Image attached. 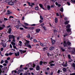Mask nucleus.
<instances>
[{"mask_svg":"<svg viewBox=\"0 0 75 75\" xmlns=\"http://www.w3.org/2000/svg\"><path fill=\"white\" fill-rule=\"evenodd\" d=\"M67 4L68 6H69L71 5V4L69 2H67Z\"/></svg>","mask_w":75,"mask_h":75,"instance_id":"obj_44","label":"nucleus"},{"mask_svg":"<svg viewBox=\"0 0 75 75\" xmlns=\"http://www.w3.org/2000/svg\"><path fill=\"white\" fill-rule=\"evenodd\" d=\"M63 46L64 47H66L67 46V43H63Z\"/></svg>","mask_w":75,"mask_h":75,"instance_id":"obj_26","label":"nucleus"},{"mask_svg":"<svg viewBox=\"0 0 75 75\" xmlns=\"http://www.w3.org/2000/svg\"><path fill=\"white\" fill-rule=\"evenodd\" d=\"M68 57L69 59H71V55H70L69 54L68 56Z\"/></svg>","mask_w":75,"mask_h":75,"instance_id":"obj_41","label":"nucleus"},{"mask_svg":"<svg viewBox=\"0 0 75 75\" xmlns=\"http://www.w3.org/2000/svg\"><path fill=\"white\" fill-rule=\"evenodd\" d=\"M43 63V62L42 61H40V65H42V64Z\"/></svg>","mask_w":75,"mask_h":75,"instance_id":"obj_39","label":"nucleus"},{"mask_svg":"<svg viewBox=\"0 0 75 75\" xmlns=\"http://www.w3.org/2000/svg\"><path fill=\"white\" fill-rule=\"evenodd\" d=\"M28 5L30 6H31V3L30 2H28Z\"/></svg>","mask_w":75,"mask_h":75,"instance_id":"obj_47","label":"nucleus"},{"mask_svg":"<svg viewBox=\"0 0 75 75\" xmlns=\"http://www.w3.org/2000/svg\"><path fill=\"white\" fill-rule=\"evenodd\" d=\"M53 3H55L56 0H51Z\"/></svg>","mask_w":75,"mask_h":75,"instance_id":"obj_64","label":"nucleus"},{"mask_svg":"<svg viewBox=\"0 0 75 75\" xmlns=\"http://www.w3.org/2000/svg\"><path fill=\"white\" fill-rule=\"evenodd\" d=\"M72 54H75V49H73L72 50Z\"/></svg>","mask_w":75,"mask_h":75,"instance_id":"obj_10","label":"nucleus"},{"mask_svg":"<svg viewBox=\"0 0 75 75\" xmlns=\"http://www.w3.org/2000/svg\"><path fill=\"white\" fill-rule=\"evenodd\" d=\"M60 50L62 51V52H64L65 51V49H64V48L63 47H61L60 48Z\"/></svg>","mask_w":75,"mask_h":75,"instance_id":"obj_17","label":"nucleus"},{"mask_svg":"<svg viewBox=\"0 0 75 75\" xmlns=\"http://www.w3.org/2000/svg\"><path fill=\"white\" fill-rule=\"evenodd\" d=\"M67 31V32H69V35L71 34V28H67L66 29Z\"/></svg>","mask_w":75,"mask_h":75,"instance_id":"obj_3","label":"nucleus"},{"mask_svg":"<svg viewBox=\"0 0 75 75\" xmlns=\"http://www.w3.org/2000/svg\"><path fill=\"white\" fill-rule=\"evenodd\" d=\"M71 2L72 4H74V3H75V0H74L73 1L72 0H71Z\"/></svg>","mask_w":75,"mask_h":75,"instance_id":"obj_30","label":"nucleus"},{"mask_svg":"<svg viewBox=\"0 0 75 75\" xmlns=\"http://www.w3.org/2000/svg\"><path fill=\"white\" fill-rule=\"evenodd\" d=\"M40 69V67L39 65H38L36 66V69L37 71H38Z\"/></svg>","mask_w":75,"mask_h":75,"instance_id":"obj_11","label":"nucleus"},{"mask_svg":"<svg viewBox=\"0 0 75 75\" xmlns=\"http://www.w3.org/2000/svg\"><path fill=\"white\" fill-rule=\"evenodd\" d=\"M40 19H42V20H43V18H42V16H40Z\"/></svg>","mask_w":75,"mask_h":75,"instance_id":"obj_55","label":"nucleus"},{"mask_svg":"<svg viewBox=\"0 0 75 75\" xmlns=\"http://www.w3.org/2000/svg\"><path fill=\"white\" fill-rule=\"evenodd\" d=\"M19 29H20L21 30H24L23 28H19Z\"/></svg>","mask_w":75,"mask_h":75,"instance_id":"obj_63","label":"nucleus"},{"mask_svg":"<svg viewBox=\"0 0 75 75\" xmlns=\"http://www.w3.org/2000/svg\"><path fill=\"white\" fill-rule=\"evenodd\" d=\"M54 47H50V50H52L54 49Z\"/></svg>","mask_w":75,"mask_h":75,"instance_id":"obj_16","label":"nucleus"},{"mask_svg":"<svg viewBox=\"0 0 75 75\" xmlns=\"http://www.w3.org/2000/svg\"><path fill=\"white\" fill-rule=\"evenodd\" d=\"M26 37L27 38H30V34H29L28 35L26 36Z\"/></svg>","mask_w":75,"mask_h":75,"instance_id":"obj_36","label":"nucleus"},{"mask_svg":"<svg viewBox=\"0 0 75 75\" xmlns=\"http://www.w3.org/2000/svg\"><path fill=\"white\" fill-rule=\"evenodd\" d=\"M33 42H35V43H36V42H37V40H36V39H34V40H33Z\"/></svg>","mask_w":75,"mask_h":75,"instance_id":"obj_40","label":"nucleus"},{"mask_svg":"<svg viewBox=\"0 0 75 75\" xmlns=\"http://www.w3.org/2000/svg\"><path fill=\"white\" fill-rule=\"evenodd\" d=\"M40 30V29H37L36 30V33H38L39 32Z\"/></svg>","mask_w":75,"mask_h":75,"instance_id":"obj_21","label":"nucleus"},{"mask_svg":"<svg viewBox=\"0 0 75 75\" xmlns=\"http://www.w3.org/2000/svg\"><path fill=\"white\" fill-rule=\"evenodd\" d=\"M12 29L11 28H9L8 31L7 32V33H8L9 34H11Z\"/></svg>","mask_w":75,"mask_h":75,"instance_id":"obj_13","label":"nucleus"},{"mask_svg":"<svg viewBox=\"0 0 75 75\" xmlns=\"http://www.w3.org/2000/svg\"><path fill=\"white\" fill-rule=\"evenodd\" d=\"M36 25L35 24H33L32 25H30L31 26H35L36 25Z\"/></svg>","mask_w":75,"mask_h":75,"instance_id":"obj_45","label":"nucleus"},{"mask_svg":"<svg viewBox=\"0 0 75 75\" xmlns=\"http://www.w3.org/2000/svg\"><path fill=\"white\" fill-rule=\"evenodd\" d=\"M15 27L17 28V30H18V28H19V26L18 25H16V26H15Z\"/></svg>","mask_w":75,"mask_h":75,"instance_id":"obj_46","label":"nucleus"},{"mask_svg":"<svg viewBox=\"0 0 75 75\" xmlns=\"http://www.w3.org/2000/svg\"><path fill=\"white\" fill-rule=\"evenodd\" d=\"M54 5H51V8H54Z\"/></svg>","mask_w":75,"mask_h":75,"instance_id":"obj_51","label":"nucleus"},{"mask_svg":"<svg viewBox=\"0 0 75 75\" xmlns=\"http://www.w3.org/2000/svg\"><path fill=\"white\" fill-rule=\"evenodd\" d=\"M4 60H2L1 61V64H2L3 63H4Z\"/></svg>","mask_w":75,"mask_h":75,"instance_id":"obj_59","label":"nucleus"},{"mask_svg":"<svg viewBox=\"0 0 75 75\" xmlns=\"http://www.w3.org/2000/svg\"><path fill=\"white\" fill-rule=\"evenodd\" d=\"M33 6H34V3H32L31 6L32 7H33Z\"/></svg>","mask_w":75,"mask_h":75,"instance_id":"obj_42","label":"nucleus"},{"mask_svg":"<svg viewBox=\"0 0 75 75\" xmlns=\"http://www.w3.org/2000/svg\"><path fill=\"white\" fill-rule=\"evenodd\" d=\"M72 67L74 68L75 67V64L74 63H73L72 64Z\"/></svg>","mask_w":75,"mask_h":75,"instance_id":"obj_33","label":"nucleus"},{"mask_svg":"<svg viewBox=\"0 0 75 75\" xmlns=\"http://www.w3.org/2000/svg\"><path fill=\"white\" fill-rule=\"evenodd\" d=\"M2 23V19H0V23L1 24Z\"/></svg>","mask_w":75,"mask_h":75,"instance_id":"obj_56","label":"nucleus"},{"mask_svg":"<svg viewBox=\"0 0 75 75\" xmlns=\"http://www.w3.org/2000/svg\"><path fill=\"white\" fill-rule=\"evenodd\" d=\"M13 54V53H12V52H11V53H10L9 54V55H10V56H11V55Z\"/></svg>","mask_w":75,"mask_h":75,"instance_id":"obj_48","label":"nucleus"},{"mask_svg":"<svg viewBox=\"0 0 75 75\" xmlns=\"http://www.w3.org/2000/svg\"><path fill=\"white\" fill-rule=\"evenodd\" d=\"M28 74V73H25L23 74V75H27Z\"/></svg>","mask_w":75,"mask_h":75,"instance_id":"obj_60","label":"nucleus"},{"mask_svg":"<svg viewBox=\"0 0 75 75\" xmlns=\"http://www.w3.org/2000/svg\"><path fill=\"white\" fill-rule=\"evenodd\" d=\"M63 70L64 71V72H66L67 70V69H66V68H64L63 69Z\"/></svg>","mask_w":75,"mask_h":75,"instance_id":"obj_27","label":"nucleus"},{"mask_svg":"<svg viewBox=\"0 0 75 75\" xmlns=\"http://www.w3.org/2000/svg\"><path fill=\"white\" fill-rule=\"evenodd\" d=\"M39 5L40 6V8H42V9H43L44 10H46V9H45L43 7V5L42 4H39Z\"/></svg>","mask_w":75,"mask_h":75,"instance_id":"obj_6","label":"nucleus"},{"mask_svg":"<svg viewBox=\"0 0 75 75\" xmlns=\"http://www.w3.org/2000/svg\"><path fill=\"white\" fill-rule=\"evenodd\" d=\"M12 12H11L9 10L7 11V14L8 15H9L11 14H12Z\"/></svg>","mask_w":75,"mask_h":75,"instance_id":"obj_19","label":"nucleus"},{"mask_svg":"<svg viewBox=\"0 0 75 75\" xmlns=\"http://www.w3.org/2000/svg\"><path fill=\"white\" fill-rule=\"evenodd\" d=\"M14 72H15V74H16L17 73V71L15 70H14V71H13L12 72V74H13V73H14Z\"/></svg>","mask_w":75,"mask_h":75,"instance_id":"obj_29","label":"nucleus"},{"mask_svg":"<svg viewBox=\"0 0 75 75\" xmlns=\"http://www.w3.org/2000/svg\"><path fill=\"white\" fill-rule=\"evenodd\" d=\"M4 21H7L8 20V19L6 18H4Z\"/></svg>","mask_w":75,"mask_h":75,"instance_id":"obj_58","label":"nucleus"},{"mask_svg":"<svg viewBox=\"0 0 75 75\" xmlns=\"http://www.w3.org/2000/svg\"><path fill=\"white\" fill-rule=\"evenodd\" d=\"M67 44L68 46H71V43L70 42L67 41Z\"/></svg>","mask_w":75,"mask_h":75,"instance_id":"obj_14","label":"nucleus"},{"mask_svg":"<svg viewBox=\"0 0 75 75\" xmlns=\"http://www.w3.org/2000/svg\"><path fill=\"white\" fill-rule=\"evenodd\" d=\"M15 55L16 57L18 56H18H19V52H18V53H15Z\"/></svg>","mask_w":75,"mask_h":75,"instance_id":"obj_12","label":"nucleus"},{"mask_svg":"<svg viewBox=\"0 0 75 75\" xmlns=\"http://www.w3.org/2000/svg\"><path fill=\"white\" fill-rule=\"evenodd\" d=\"M19 51L21 53V54H23V53H25L26 52V50H19Z\"/></svg>","mask_w":75,"mask_h":75,"instance_id":"obj_4","label":"nucleus"},{"mask_svg":"<svg viewBox=\"0 0 75 75\" xmlns=\"http://www.w3.org/2000/svg\"><path fill=\"white\" fill-rule=\"evenodd\" d=\"M11 44L13 45V46H15L16 45V43L15 42H11Z\"/></svg>","mask_w":75,"mask_h":75,"instance_id":"obj_23","label":"nucleus"},{"mask_svg":"<svg viewBox=\"0 0 75 75\" xmlns=\"http://www.w3.org/2000/svg\"><path fill=\"white\" fill-rule=\"evenodd\" d=\"M22 71V70H21L20 69H19L18 70V74H19L20 73H21V72Z\"/></svg>","mask_w":75,"mask_h":75,"instance_id":"obj_25","label":"nucleus"},{"mask_svg":"<svg viewBox=\"0 0 75 75\" xmlns=\"http://www.w3.org/2000/svg\"><path fill=\"white\" fill-rule=\"evenodd\" d=\"M35 10L37 11H38V6H36L35 7Z\"/></svg>","mask_w":75,"mask_h":75,"instance_id":"obj_31","label":"nucleus"},{"mask_svg":"<svg viewBox=\"0 0 75 75\" xmlns=\"http://www.w3.org/2000/svg\"><path fill=\"white\" fill-rule=\"evenodd\" d=\"M53 31H54V33H56L57 32V30H53Z\"/></svg>","mask_w":75,"mask_h":75,"instance_id":"obj_49","label":"nucleus"},{"mask_svg":"<svg viewBox=\"0 0 75 75\" xmlns=\"http://www.w3.org/2000/svg\"><path fill=\"white\" fill-rule=\"evenodd\" d=\"M64 37H66V36L68 35L67 34V33H65V35H63Z\"/></svg>","mask_w":75,"mask_h":75,"instance_id":"obj_34","label":"nucleus"},{"mask_svg":"<svg viewBox=\"0 0 75 75\" xmlns=\"http://www.w3.org/2000/svg\"><path fill=\"white\" fill-rule=\"evenodd\" d=\"M26 47H28L30 49H31L32 48L30 44H29L28 45H27Z\"/></svg>","mask_w":75,"mask_h":75,"instance_id":"obj_15","label":"nucleus"},{"mask_svg":"<svg viewBox=\"0 0 75 75\" xmlns=\"http://www.w3.org/2000/svg\"><path fill=\"white\" fill-rule=\"evenodd\" d=\"M9 55V54H8V53H6L5 54V55L6 56H8Z\"/></svg>","mask_w":75,"mask_h":75,"instance_id":"obj_53","label":"nucleus"},{"mask_svg":"<svg viewBox=\"0 0 75 75\" xmlns=\"http://www.w3.org/2000/svg\"><path fill=\"white\" fill-rule=\"evenodd\" d=\"M22 25L24 28L26 29H28V28H29L30 30H33L34 29V27H30L29 28L28 27H26V26L24 25Z\"/></svg>","mask_w":75,"mask_h":75,"instance_id":"obj_2","label":"nucleus"},{"mask_svg":"<svg viewBox=\"0 0 75 75\" xmlns=\"http://www.w3.org/2000/svg\"><path fill=\"white\" fill-rule=\"evenodd\" d=\"M60 11L61 12H63V11H64V8H63V7H62L60 8Z\"/></svg>","mask_w":75,"mask_h":75,"instance_id":"obj_20","label":"nucleus"},{"mask_svg":"<svg viewBox=\"0 0 75 75\" xmlns=\"http://www.w3.org/2000/svg\"><path fill=\"white\" fill-rule=\"evenodd\" d=\"M30 43L29 41H27L26 42H25V45L26 47L28 46Z\"/></svg>","mask_w":75,"mask_h":75,"instance_id":"obj_8","label":"nucleus"},{"mask_svg":"<svg viewBox=\"0 0 75 75\" xmlns=\"http://www.w3.org/2000/svg\"><path fill=\"white\" fill-rule=\"evenodd\" d=\"M4 50L3 48H1V51H3V50Z\"/></svg>","mask_w":75,"mask_h":75,"instance_id":"obj_62","label":"nucleus"},{"mask_svg":"<svg viewBox=\"0 0 75 75\" xmlns=\"http://www.w3.org/2000/svg\"><path fill=\"white\" fill-rule=\"evenodd\" d=\"M70 75H75V73H74L72 74H70Z\"/></svg>","mask_w":75,"mask_h":75,"instance_id":"obj_52","label":"nucleus"},{"mask_svg":"<svg viewBox=\"0 0 75 75\" xmlns=\"http://www.w3.org/2000/svg\"><path fill=\"white\" fill-rule=\"evenodd\" d=\"M56 42V40H52V45H54V44Z\"/></svg>","mask_w":75,"mask_h":75,"instance_id":"obj_9","label":"nucleus"},{"mask_svg":"<svg viewBox=\"0 0 75 75\" xmlns=\"http://www.w3.org/2000/svg\"><path fill=\"white\" fill-rule=\"evenodd\" d=\"M55 23H57L58 22V18L56 17L55 19Z\"/></svg>","mask_w":75,"mask_h":75,"instance_id":"obj_18","label":"nucleus"},{"mask_svg":"<svg viewBox=\"0 0 75 75\" xmlns=\"http://www.w3.org/2000/svg\"><path fill=\"white\" fill-rule=\"evenodd\" d=\"M35 67V64H33V68H34Z\"/></svg>","mask_w":75,"mask_h":75,"instance_id":"obj_57","label":"nucleus"},{"mask_svg":"<svg viewBox=\"0 0 75 75\" xmlns=\"http://www.w3.org/2000/svg\"><path fill=\"white\" fill-rule=\"evenodd\" d=\"M50 8H51V7L50 6H47V10H50V9H51Z\"/></svg>","mask_w":75,"mask_h":75,"instance_id":"obj_24","label":"nucleus"},{"mask_svg":"<svg viewBox=\"0 0 75 75\" xmlns=\"http://www.w3.org/2000/svg\"><path fill=\"white\" fill-rule=\"evenodd\" d=\"M24 25H25L26 26H28L29 25V24H28L26 23H24Z\"/></svg>","mask_w":75,"mask_h":75,"instance_id":"obj_43","label":"nucleus"},{"mask_svg":"<svg viewBox=\"0 0 75 75\" xmlns=\"http://www.w3.org/2000/svg\"><path fill=\"white\" fill-rule=\"evenodd\" d=\"M3 27H0V31L1 30H3Z\"/></svg>","mask_w":75,"mask_h":75,"instance_id":"obj_61","label":"nucleus"},{"mask_svg":"<svg viewBox=\"0 0 75 75\" xmlns=\"http://www.w3.org/2000/svg\"><path fill=\"white\" fill-rule=\"evenodd\" d=\"M8 4H9L10 5L13 6L14 4L15 3L13 2H9L8 3Z\"/></svg>","mask_w":75,"mask_h":75,"instance_id":"obj_5","label":"nucleus"},{"mask_svg":"<svg viewBox=\"0 0 75 75\" xmlns=\"http://www.w3.org/2000/svg\"><path fill=\"white\" fill-rule=\"evenodd\" d=\"M64 62H63V64H62V65L64 67H66L68 66V64H67V62H66V63L64 64Z\"/></svg>","mask_w":75,"mask_h":75,"instance_id":"obj_7","label":"nucleus"},{"mask_svg":"<svg viewBox=\"0 0 75 75\" xmlns=\"http://www.w3.org/2000/svg\"><path fill=\"white\" fill-rule=\"evenodd\" d=\"M64 24L65 25H67L68 24V21H66L64 22Z\"/></svg>","mask_w":75,"mask_h":75,"instance_id":"obj_38","label":"nucleus"},{"mask_svg":"<svg viewBox=\"0 0 75 75\" xmlns=\"http://www.w3.org/2000/svg\"><path fill=\"white\" fill-rule=\"evenodd\" d=\"M40 45L42 47H43V44L42 43H40Z\"/></svg>","mask_w":75,"mask_h":75,"instance_id":"obj_50","label":"nucleus"},{"mask_svg":"<svg viewBox=\"0 0 75 75\" xmlns=\"http://www.w3.org/2000/svg\"><path fill=\"white\" fill-rule=\"evenodd\" d=\"M8 37L9 39H12V38H13V40L12 41L13 42H15L16 41L15 40V37L13 35H9L8 36Z\"/></svg>","mask_w":75,"mask_h":75,"instance_id":"obj_1","label":"nucleus"},{"mask_svg":"<svg viewBox=\"0 0 75 75\" xmlns=\"http://www.w3.org/2000/svg\"><path fill=\"white\" fill-rule=\"evenodd\" d=\"M13 47L14 49H15L16 50H17V48L16 47V46L15 45H13Z\"/></svg>","mask_w":75,"mask_h":75,"instance_id":"obj_37","label":"nucleus"},{"mask_svg":"<svg viewBox=\"0 0 75 75\" xmlns=\"http://www.w3.org/2000/svg\"><path fill=\"white\" fill-rule=\"evenodd\" d=\"M44 25V23H42V24H41V26L42 27V28L44 27L43 26Z\"/></svg>","mask_w":75,"mask_h":75,"instance_id":"obj_54","label":"nucleus"},{"mask_svg":"<svg viewBox=\"0 0 75 75\" xmlns=\"http://www.w3.org/2000/svg\"><path fill=\"white\" fill-rule=\"evenodd\" d=\"M44 28V30H47V29L46 28L45 26H44L42 27Z\"/></svg>","mask_w":75,"mask_h":75,"instance_id":"obj_35","label":"nucleus"},{"mask_svg":"<svg viewBox=\"0 0 75 75\" xmlns=\"http://www.w3.org/2000/svg\"><path fill=\"white\" fill-rule=\"evenodd\" d=\"M55 65V64H53L52 63L50 64V66L51 67L54 66Z\"/></svg>","mask_w":75,"mask_h":75,"instance_id":"obj_32","label":"nucleus"},{"mask_svg":"<svg viewBox=\"0 0 75 75\" xmlns=\"http://www.w3.org/2000/svg\"><path fill=\"white\" fill-rule=\"evenodd\" d=\"M66 27L67 28H69L71 27V25H70L69 24H68L66 26Z\"/></svg>","mask_w":75,"mask_h":75,"instance_id":"obj_22","label":"nucleus"},{"mask_svg":"<svg viewBox=\"0 0 75 75\" xmlns=\"http://www.w3.org/2000/svg\"><path fill=\"white\" fill-rule=\"evenodd\" d=\"M54 61H53L52 60L50 61V62L49 63V64H52V63H54Z\"/></svg>","mask_w":75,"mask_h":75,"instance_id":"obj_28","label":"nucleus"}]
</instances>
